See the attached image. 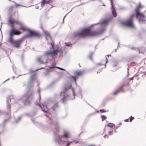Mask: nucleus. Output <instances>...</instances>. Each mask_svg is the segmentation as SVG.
I'll return each mask as SVG.
<instances>
[{"label":"nucleus","instance_id":"nucleus-1","mask_svg":"<svg viewBox=\"0 0 146 146\" xmlns=\"http://www.w3.org/2000/svg\"><path fill=\"white\" fill-rule=\"evenodd\" d=\"M102 32L100 31H92L90 28H86L82 29L80 31L74 34L75 37L84 38L87 37H93L101 34Z\"/></svg>","mask_w":146,"mask_h":146},{"label":"nucleus","instance_id":"nucleus-2","mask_svg":"<svg viewBox=\"0 0 146 146\" xmlns=\"http://www.w3.org/2000/svg\"><path fill=\"white\" fill-rule=\"evenodd\" d=\"M23 38L17 40H15L13 39H9V41L12 44V45L16 48H19L21 44L23 41Z\"/></svg>","mask_w":146,"mask_h":146},{"label":"nucleus","instance_id":"nucleus-3","mask_svg":"<svg viewBox=\"0 0 146 146\" xmlns=\"http://www.w3.org/2000/svg\"><path fill=\"white\" fill-rule=\"evenodd\" d=\"M135 15V14H134L131 15L128 19L123 23V24L125 26L131 28H134L133 17H134Z\"/></svg>","mask_w":146,"mask_h":146},{"label":"nucleus","instance_id":"nucleus-4","mask_svg":"<svg viewBox=\"0 0 146 146\" xmlns=\"http://www.w3.org/2000/svg\"><path fill=\"white\" fill-rule=\"evenodd\" d=\"M141 8V5H139L138 7L135 9V12L136 13V18H139V22L143 21L142 19H141V18L144 19L145 18V16L143 14L140 13L139 12V9Z\"/></svg>","mask_w":146,"mask_h":146},{"label":"nucleus","instance_id":"nucleus-5","mask_svg":"<svg viewBox=\"0 0 146 146\" xmlns=\"http://www.w3.org/2000/svg\"><path fill=\"white\" fill-rule=\"evenodd\" d=\"M27 32L29 33V34L27 35L28 37L33 36L39 38L41 36L40 34L37 31H33L29 29L27 30Z\"/></svg>","mask_w":146,"mask_h":146},{"label":"nucleus","instance_id":"nucleus-6","mask_svg":"<svg viewBox=\"0 0 146 146\" xmlns=\"http://www.w3.org/2000/svg\"><path fill=\"white\" fill-rule=\"evenodd\" d=\"M84 72L83 70H77L74 72V76H72L75 82L76 83V79L78 77L82 76L84 74Z\"/></svg>","mask_w":146,"mask_h":146},{"label":"nucleus","instance_id":"nucleus-7","mask_svg":"<svg viewBox=\"0 0 146 146\" xmlns=\"http://www.w3.org/2000/svg\"><path fill=\"white\" fill-rule=\"evenodd\" d=\"M59 52V50L58 49L54 50L53 51L48 50L45 52V55H50L52 57H53L57 55Z\"/></svg>","mask_w":146,"mask_h":146},{"label":"nucleus","instance_id":"nucleus-8","mask_svg":"<svg viewBox=\"0 0 146 146\" xmlns=\"http://www.w3.org/2000/svg\"><path fill=\"white\" fill-rule=\"evenodd\" d=\"M21 34L17 30L15 29L14 28H12L10 33V37L9 39H13V35H19Z\"/></svg>","mask_w":146,"mask_h":146},{"label":"nucleus","instance_id":"nucleus-9","mask_svg":"<svg viewBox=\"0 0 146 146\" xmlns=\"http://www.w3.org/2000/svg\"><path fill=\"white\" fill-rule=\"evenodd\" d=\"M60 96H63V98L61 100V101L63 102L64 103L67 100L66 97L68 96L69 95L67 93V92L65 91L64 92H62L60 94Z\"/></svg>","mask_w":146,"mask_h":146},{"label":"nucleus","instance_id":"nucleus-10","mask_svg":"<svg viewBox=\"0 0 146 146\" xmlns=\"http://www.w3.org/2000/svg\"><path fill=\"white\" fill-rule=\"evenodd\" d=\"M15 22V21L12 19H10L8 21V22L9 23L10 25L12 27V28H14Z\"/></svg>","mask_w":146,"mask_h":146},{"label":"nucleus","instance_id":"nucleus-11","mask_svg":"<svg viewBox=\"0 0 146 146\" xmlns=\"http://www.w3.org/2000/svg\"><path fill=\"white\" fill-rule=\"evenodd\" d=\"M20 27L19 28V29L20 30H23L24 31H27V30L29 29L26 28L25 27V26L24 25L23 23H22V25H20Z\"/></svg>","mask_w":146,"mask_h":146},{"label":"nucleus","instance_id":"nucleus-12","mask_svg":"<svg viewBox=\"0 0 146 146\" xmlns=\"http://www.w3.org/2000/svg\"><path fill=\"white\" fill-rule=\"evenodd\" d=\"M7 108L8 112H10L11 111V106L9 103L8 102L7 104Z\"/></svg>","mask_w":146,"mask_h":146},{"label":"nucleus","instance_id":"nucleus-13","mask_svg":"<svg viewBox=\"0 0 146 146\" xmlns=\"http://www.w3.org/2000/svg\"><path fill=\"white\" fill-rule=\"evenodd\" d=\"M107 126L111 128L113 127L115 128V125L113 123H110L108 124Z\"/></svg>","mask_w":146,"mask_h":146},{"label":"nucleus","instance_id":"nucleus-14","mask_svg":"<svg viewBox=\"0 0 146 146\" xmlns=\"http://www.w3.org/2000/svg\"><path fill=\"white\" fill-rule=\"evenodd\" d=\"M64 137L66 138H68L70 137V135L67 132H64Z\"/></svg>","mask_w":146,"mask_h":146},{"label":"nucleus","instance_id":"nucleus-15","mask_svg":"<svg viewBox=\"0 0 146 146\" xmlns=\"http://www.w3.org/2000/svg\"><path fill=\"white\" fill-rule=\"evenodd\" d=\"M45 35L46 36V38H47V37H49V38L50 39H51V37H50V34H49V33L47 32H45Z\"/></svg>","mask_w":146,"mask_h":146},{"label":"nucleus","instance_id":"nucleus-16","mask_svg":"<svg viewBox=\"0 0 146 146\" xmlns=\"http://www.w3.org/2000/svg\"><path fill=\"white\" fill-rule=\"evenodd\" d=\"M30 104V102L28 100H26L24 103V105L25 106H27Z\"/></svg>","mask_w":146,"mask_h":146},{"label":"nucleus","instance_id":"nucleus-17","mask_svg":"<svg viewBox=\"0 0 146 146\" xmlns=\"http://www.w3.org/2000/svg\"><path fill=\"white\" fill-rule=\"evenodd\" d=\"M109 21L108 19L104 20L102 23V24H107L108 23Z\"/></svg>","mask_w":146,"mask_h":146},{"label":"nucleus","instance_id":"nucleus-18","mask_svg":"<svg viewBox=\"0 0 146 146\" xmlns=\"http://www.w3.org/2000/svg\"><path fill=\"white\" fill-rule=\"evenodd\" d=\"M58 107V103H57L52 108V109L53 110L55 111V108H57V107Z\"/></svg>","mask_w":146,"mask_h":146},{"label":"nucleus","instance_id":"nucleus-19","mask_svg":"<svg viewBox=\"0 0 146 146\" xmlns=\"http://www.w3.org/2000/svg\"><path fill=\"white\" fill-rule=\"evenodd\" d=\"M117 65V62H116L114 61L112 63V65L113 67L116 66Z\"/></svg>","mask_w":146,"mask_h":146},{"label":"nucleus","instance_id":"nucleus-20","mask_svg":"<svg viewBox=\"0 0 146 146\" xmlns=\"http://www.w3.org/2000/svg\"><path fill=\"white\" fill-rule=\"evenodd\" d=\"M15 23L16 24H18L19 25H22V23L19 21H15Z\"/></svg>","mask_w":146,"mask_h":146},{"label":"nucleus","instance_id":"nucleus-21","mask_svg":"<svg viewBox=\"0 0 146 146\" xmlns=\"http://www.w3.org/2000/svg\"><path fill=\"white\" fill-rule=\"evenodd\" d=\"M112 13L113 16L114 17H116V16H117V14L115 12V11H112Z\"/></svg>","mask_w":146,"mask_h":146},{"label":"nucleus","instance_id":"nucleus-22","mask_svg":"<svg viewBox=\"0 0 146 146\" xmlns=\"http://www.w3.org/2000/svg\"><path fill=\"white\" fill-rule=\"evenodd\" d=\"M46 0H42L41 1V4L42 6H43L44 4L46 3Z\"/></svg>","mask_w":146,"mask_h":146},{"label":"nucleus","instance_id":"nucleus-23","mask_svg":"<svg viewBox=\"0 0 146 146\" xmlns=\"http://www.w3.org/2000/svg\"><path fill=\"white\" fill-rule=\"evenodd\" d=\"M101 117L102 120H104L106 119L107 118V117L106 116L104 115H102L101 116Z\"/></svg>","mask_w":146,"mask_h":146},{"label":"nucleus","instance_id":"nucleus-24","mask_svg":"<svg viewBox=\"0 0 146 146\" xmlns=\"http://www.w3.org/2000/svg\"><path fill=\"white\" fill-rule=\"evenodd\" d=\"M119 92V90H118L115 91L113 93V95H115Z\"/></svg>","mask_w":146,"mask_h":146},{"label":"nucleus","instance_id":"nucleus-25","mask_svg":"<svg viewBox=\"0 0 146 146\" xmlns=\"http://www.w3.org/2000/svg\"><path fill=\"white\" fill-rule=\"evenodd\" d=\"M14 7V6L13 5H12L9 8V10L10 11H12Z\"/></svg>","mask_w":146,"mask_h":146},{"label":"nucleus","instance_id":"nucleus-26","mask_svg":"<svg viewBox=\"0 0 146 146\" xmlns=\"http://www.w3.org/2000/svg\"><path fill=\"white\" fill-rule=\"evenodd\" d=\"M111 4V9L112 11H115V9H114V6L113 5V3H112V4Z\"/></svg>","mask_w":146,"mask_h":146},{"label":"nucleus","instance_id":"nucleus-27","mask_svg":"<svg viewBox=\"0 0 146 146\" xmlns=\"http://www.w3.org/2000/svg\"><path fill=\"white\" fill-rule=\"evenodd\" d=\"M130 119L129 121L130 122H131L132 121V120L134 118V117H132L131 116L130 117Z\"/></svg>","mask_w":146,"mask_h":146},{"label":"nucleus","instance_id":"nucleus-28","mask_svg":"<svg viewBox=\"0 0 146 146\" xmlns=\"http://www.w3.org/2000/svg\"><path fill=\"white\" fill-rule=\"evenodd\" d=\"M38 62H40L41 63H43L42 61L40 58H38Z\"/></svg>","mask_w":146,"mask_h":146},{"label":"nucleus","instance_id":"nucleus-29","mask_svg":"<svg viewBox=\"0 0 146 146\" xmlns=\"http://www.w3.org/2000/svg\"><path fill=\"white\" fill-rule=\"evenodd\" d=\"M118 90H119V92L120 91H121V92H124V90H123L122 89V88H119V89H118Z\"/></svg>","mask_w":146,"mask_h":146},{"label":"nucleus","instance_id":"nucleus-30","mask_svg":"<svg viewBox=\"0 0 146 146\" xmlns=\"http://www.w3.org/2000/svg\"><path fill=\"white\" fill-rule=\"evenodd\" d=\"M100 111L102 113L105 112H106V111L105 110H104L103 109L100 110Z\"/></svg>","mask_w":146,"mask_h":146},{"label":"nucleus","instance_id":"nucleus-31","mask_svg":"<svg viewBox=\"0 0 146 146\" xmlns=\"http://www.w3.org/2000/svg\"><path fill=\"white\" fill-rule=\"evenodd\" d=\"M113 131H110L109 132V135H111L113 134Z\"/></svg>","mask_w":146,"mask_h":146},{"label":"nucleus","instance_id":"nucleus-32","mask_svg":"<svg viewBox=\"0 0 146 146\" xmlns=\"http://www.w3.org/2000/svg\"><path fill=\"white\" fill-rule=\"evenodd\" d=\"M51 1V0H48L47 1H46V3H49Z\"/></svg>","mask_w":146,"mask_h":146},{"label":"nucleus","instance_id":"nucleus-33","mask_svg":"<svg viewBox=\"0 0 146 146\" xmlns=\"http://www.w3.org/2000/svg\"><path fill=\"white\" fill-rule=\"evenodd\" d=\"M141 49H139V53H143L144 52H141Z\"/></svg>","mask_w":146,"mask_h":146},{"label":"nucleus","instance_id":"nucleus-34","mask_svg":"<svg viewBox=\"0 0 146 146\" xmlns=\"http://www.w3.org/2000/svg\"><path fill=\"white\" fill-rule=\"evenodd\" d=\"M57 68H58L59 69H60V70H65V69H63V68H61L60 67H57Z\"/></svg>","mask_w":146,"mask_h":146},{"label":"nucleus","instance_id":"nucleus-35","mask_svg":"<svg viewBox=\"0 0 146 146\" xmlns=\"http://www.w3.org/2000/svg\"><path fill=\"white\" fill-rule=\"evenodd\" d=\"M128 120H129V119H125L124 120V121H125V122H127L128 121Z\"/></svg>","mask_w":146,"mask_h":146},{"label":"nucleus","instance_id":"nucleus-36","mask_svg":"<svg viewBox=\"0 0 146 146\" xmlns=\"http://www.w3.org/2000/svg\"><path fill=\"white\" fill-rule=\"evenodd\" d=\"M51 45H52V47L53 48L54 47V44L53 43H51Z\"/></svg>","mask_w":146,"mask_h":146},{"label":"nucleus","instance_id":"nucleus-37","mask_svg":"<svg viewBox=\"0 0 146 146\" xmlns=\"http://www.w3.org/2000/svg\"><path fill=\"white\" fill-rule=\"evenodd\" d=\"M101 71H102L101 70H100L99 71H97V73H100Z\"/></svg>","mask_w":146,"mask_h":146},{"label":"nucleus","instance_id":"nucleus-38","mask_svg":"<svg viewBox=\"0 0 146 146\" xmlns=\"http://www.w3.org/2000/svg\"><path fill=\"white\" fill-rule=\"evenodd\" d=\"M133 79V77H131L129 79V80H132Z\"/></svg>","mask_w":146,"mask_h":146},{"label":"nucleus","instance_id":"nucleus-39","mask_svg":"<svg viewBox=\"0 0 146 146\" xmlns=\"http://www.w3.org/2000/svg\"><path fill=\"white\" fill-rule=\"evenodd\" d=\"M20 5H19V4H15V6L16 7H17V6H20Z\"/></svg>","mask_w":146,"mask_h":146},{"label":"nucleus","instance_id":"nucleus-40","mask_svg":"<svg viewBox=\"0 0 146 146\" xmlns=\"http://www.w3.org/2000/svg\"><path fill=\"white\" fill-rule=\"evenodd\" d=\"M111 1V4H112L113 3V0H110Z\"/></svg>","mask_w":146,"mask_h":146},{"label":"nucleus","instance_id":"nucleus-41","mask_svg":"<svg viewBox=\"0 0 146 146\" xmlns=\"http://www.w3.org/2000/svg\"><path fill=\"white\" fill-rule=\"evenodd\" d=\"M131 49H135V48L134 47H132L131 48Z\"/></svg>","mask_w":146,"mask_h":146},{"label":"nucleus","instance_id":"nucleus-42","mask_svg":"<svg viewBox=\"0 0 146 146\" xmlns=\"http://www.w3.org/2000/svg\"><path fill=\"white\" fill-rule=\"evenodd\" d=\"M39 101H40V93H39Z\"/></svg>","mask_w":146,"mask_h":146},{"label":"nucleus","instance_id":"nucleus-43","mask_svg":"<svg viewBox=\"0 0 146 146\" xmlns=\"http://www.w3.org/2000/svg\"><path fill=\"white\" fill-rule=\"evenodd\" d=\"M59 128L58 127L57 129V131H59Z\"/></svg>","mask_w":146,"mask_h":146},{"label":"nucleus","instance_id":"nucleus-44","mask_svg":"<svg viewBox=\"0 0 146 146\" xmlns=\"http://www.w3.org/2000/svg\"><path fill=\"white\" fill-rule=\"evenodd\" d=\"M107 62H108V60H107V58H106V63H107Z\"/></svg>","mask_w":146,"mask_h":146},{"label":"nucleus","instance_id":"nucleus-45","mask_svg":"<svg viewBox=\"0 0 146 146\" xmlns=\"http://www.w3.org/2000/svg\"><path fill=\"white\" fill-rule=\"evenodd\" d=\"M25 97H27V95H25Z\"/></svg>","mask_w":146,"mask_h":146},{"label":"nucleus","instance_id":"nucleus-46","mask_svg":"<svg viewBox=\"0 0 146 146\" xmlns=\"http://www.w3.org/2000/svg\"><path fill=\"white\" fill-rule=\"evenodd\" d=\"M38 105L40 106L39 103H38Z\"/></svg>","mask_w":146,"mask_h":146},{"label":"nucleus","instance_id":"nucleus-47","mask_svg":"<svg viewBox=\"0 0 146 146\" xmlns=\"http://www.w3.org/2000/svg\"><path fill=\"white\" fill-rule=\"evenodd\" d=\"M98 65H101L102 64H98Z\"/></svg>","mask_w":146,"mask_h":146},{"label":"nucleus","instance_id":"nucleus-48","mask_svg":"<svg viewBox=\"0 0 146 146\" xmlns=\"http://www.w3.org/2000/svg\"><path fill=\"white\" fill-rule=\"evenodd\" d=\"M106 135H105L104 136V137H106Z\"/></svg>","mask_w":146,"mask_h":146},{"label":"nucleus","instance_id":"nucleus-49","mask_svg":"<svg viewBox=\"0 0 146 146\" xmlns=\"http://www.w3.org/2000/svg\"><path fill=\"white\" fill-rule=\"evenodd\" d=\"M110 56V55H108V56Z\"/></svg>","mask_w":146,"mask_h":146},{"label":"nucleus","instance_id":"nucleus-50","mask_svg":"<svg viewBox=\"0 0 146 146\" xmlns=\"http://www.w3.org/2000/svg\"><path fill=\"white\" fill-rule=\"evenodd\" d=\"M124 86H122V87H123Z\"/></svg>","mask_w":146,"mask_h":146},{"label":"nucleus","instance_id":"nucleus-51","mask_svg":"<svg viewBox=\"0 0 146 146\" xmlns=\"http://www.w3.org/2000/svg\"><path fill=\"white\" fill-rule=\"evenodd\" d=\"M106 67V65L105 64V67Z\"/></svg>","mask_w":146,"mask_h":146}]
</instances>
